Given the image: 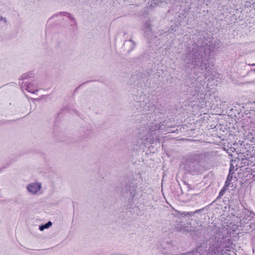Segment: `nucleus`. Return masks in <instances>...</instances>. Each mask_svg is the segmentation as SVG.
I'll use <instances>...</instances> for the list:
<instances>
[{
	"label": "nucleus",
	"mask_w": 255,
	"mask_h": 255,
	"mask_svg": "<svg viewBox=\"0 0 255 255\" xmlns=\"http://www.w3.org/2000/svg\"><path fill=\"white\" fill-rule=\"evenodd\" d=\"M209 245L208 255H221L223 249H221L222 241H219L217 237L212 236L208 241L199 242L195 249L196 251L200 254L206 253Z\"/></svg>",
	"instance_id": "nucleus-1"
},
{
	"label": "nucleus",
	"mask_w": 255,
	"mask_h": 255,
	"mask_svg": "<svg viewBox=\"0 0 255 255\" xmlns=\"http://www.w3.org/2000/svg\"><path fill=\"white\" fill-rule=\"evenodd\" d=\"M205 54V48L203 46H194L192 50H190L186 56L187 63L193 65L194 67H198L201 69H206L207 65L206 60L203 59Z\"/></svg>",
	"instance_id": "nucleus-2"
},
{
	"label": "nucleus",
	"mask_w": 255,
	"mask_h": 255,
	"mask_svg": "<svg viewBox=\"0 0 255 255\" xmlns=\"http://www.w3.org/2000/svg\"><path fill=\"white\" fill-rule=\"evenodd\" d=\"M160 128V123H151L148 128L143 129L138 135L137 145L142 148V146H145L148 143L158 142L159 139L158 138H154L153 134L154 133V131L159 130Z\"/></svg>",
	"instance_id": "nucleus-3"
},
{
	"label": "nucleus",
	"mask_w": 255,
	"mask_h": 255,
	"mask_svg": "<svg viewBox=\"0 0 255 255\" xmlns=\"http://www.w3.org/2000/svg\"><path fill=\"white\" fill-rule=\"evenodd\" d=\"M181 165L186 171L191 174H198L201 168L197 155H191L184 157Z\"/></svg>",
	"instance_id": "nucleus-4"
},
{
	"label": "nucleus",
	"mask_w": 255,
	"mask_h": 255,
	"mask_svg": "<svg viewBox=\"0 0 255 255\" xmlns=\"http://www.w3.org/2000/svg\"><path fill=\"white\" fill-rule=\"evenodd\" d=\"M21 89L25 90L28 92L34 94L38 91L37 84L35 82H19Z\"/></svg>",
	"instance_id": "nucleus-5"
},
{
	"label": "nucleus",
	"mask_w": 255,
	"mask_h": 255,
	"mask_svg": "<svg viewBox=\"0 0 255 255\" xmlns=\"http://www.w3.org/2000/svg\"><path fill=\"white\" fill-rule=\"evenodd\" d=\"M58 16H62L68 17L70 20V24L71 26V29L73 31H74L77 28V23L75 19V18L69 13L66 12H60L59 13H57L54 14L49 19L53 18L55 17H57Z\"/></svg>",
	"instance_id": "nucleus-6"
},
{
	"label": "nucleus",
	"mask_w": 255,
	"mask_h": 255,
	"mask_svg": "<svg viewBox=\"0 0 255 255\" xmlns=\"http://www.w3.org/2000/svg\"><path fill=\"white\" fill-rule=\"evenodd\" d=\"M41 185L39 183H32L27 186V189L29 192L35 194L41 189Z\"/></svg>",
	"instance_id": "nucleus-7"
},
{
	"label": "nucleus",
	"mask_w": 255,
	"mask_h": 255,
	"mask_svg": "<svg viewBox=\"0 0 255 255\" xmlns=\"http://www.w3.org/2000/svg\"><path fill=\"white\" fill-rule=\"evenodd\" d=\"M32 75L31 73H27L23 74L19 79V82H24L25 80L29 79V78L32 77Z\"/></svg>",
	"instance_id": "nucleus-8"
},
{
	"label": "nucleus",
	"mask_w": 255,
	"mask_h": 255,
	"mask_svg": "<svg viewBox=\"0 0 255 255\" xmlns=\"http://www.w3.org/2000/svg\"><path fill=\"white\" fill-rule=\"evenodd\" d=\"M52 225V222L50 221L48 222L44 225H42L39 226V229L40 231H43L45 229H48Z\"/></svg>",
	"instance_id": "nucleus-9"
},
{
	"label": "nucleus",
	"mask_w": 255,
	"mask_h": 255,
	"mask_svg": "<svg viewBox=\"0 0 255 255\" xmlns=\"http://www.w3.org/2000/svg\"><path fill=\"white\" fill-rule=\"evenodd\" d=\"M232 165L231 164L230 170H229V174L228 176L226 183L227 184L228 183H230V181L232 180V174L234 173V172L232 171Z\"/></svg>",
	"instance_id": "nucleus-10"
},
{
	"label": "nucleus",
	"mask_w": 255,
	"mask_h": 255,
	"mask_svg": "<svg viewBox=\"0 0 255 255\" xmlns=\"http://www.w3.org/2000/svg\"><path fill=\"white\" fill-rule=\"evenodd\" d=\"M242 213L245 215L244 218H245L246 219H247L248 217H250V216L252 214V212L251 211L247 209H244L243 210Z\"/></svg>",
	"instance_id": "nucleus-11"
},
{
	"label": "nucleus",
	"mask_w": 255,
	"mask_h": 255,
	"mask_svg": "<svg viewBox=\"0 0 255 255\" xmlns=\"http://www.w3.org/2000/svg\"><path fill=\"white\" fill-rule=\"evenodd\" d=\"M219 241H222V246H221V249H223V251L222 252V253L224 252V249H223V248H225L226 249L227 251H229L230 250V248L229 246H223V244H224V242L223 241V240H219Z\"/></svg>",
	"instance_id": "nucleus-12"
},
{
	"label": "nucleus",
	"mask_w": 255,
	"mask_h": 255,
	"mask_svg": "<svg viewBox=\"0 0 255 255\" xmlns=\"http://www.w3.org/2000/svg\"><path fill=\"white\" fill-rule=\"evenodd\" d=\"M184 215H187V216H192L194 215V213H193V212H185Z\"/></svg>",
	"instance_id": "nucleus-13"
},
{
	"label": "nucleus",
	"mask_w": 255,
	"mask_h": 255,
	"mask_svg": "<svg viewBox=\"0 0 255 255\" xmlns=\"http://www.w3.org/2000/svg\"><path fill=\"white\" fill-rule=\"evenodd\" d=\"M159 2V1H158L157 2H154L151 1V3H150V6L151 7H154L156 5L158 4Z\"/></svg>",
	"instance_id": "nucleus-14"
},
{
	"label": "nucleus",
	"mask_w": 255,
	"mask_h": 255,
	"mask_svg": "<svg viewBox=\"0 0 255 255\" xmlns=\"http://www.w3.org/2000/svg\"><path fill=\"white\" fill-rule=\"evenodd\" d=\"M137 187V186H135V187H134V189L133 190H130V189H129V191L130 192V194H133L134 193L135 190V188Z\"/></svg>",
	"instance_id": "nucleus-15"
},
{
	"label": "nucleus",
	"mask_w": 255,
	"mask_h": 255,
	"mask_svg": "<svg viewBox=\"0 0 255 255\" xmlns=\"http://www.w3.org/2000/svg\"><path fill=\"white\" fill-rule=\"evenodd\" d=\"M192 255H203V254H200V253H198V252H197V251L195 250V252H193L192 253Z\"/></svg>",
	"instance_id": "nucleus-16"
},
{
	"label": "nucleus",
	"mask_w": 255,
	"mask_h": 255,
	"mask_svg": "<svg viewBox=\"0 0 255 255\" xmlns=\"http://www.w3.org/2000/svg\"><path fill=\"white\" fill-rule=\"evenodd\" d=\"M203 210V209H199V210H196V211L193 212V213H194V214H196V213H199L200 211H201Z\"/></svg>",
	"instance_id": "nucleus-17"
},
{
	"label": "nucleus",
	"mask_w": 255,
	"mask_h": 255,
	"mask_svg": "<svg viewBox=\"0 0 255 255\" xmlns=\"http://www.w3.org/2000/svg\"><path fill=\"white\" fill-rule=\"evenodd\" d=\"M223 193H224V191H223V190H221L220 191V192L219 195H223Z\"/></svg>",
	"instance_id": "nucleus-18"
},
{
	"label": "nucleus",
	"mask_w": 255,
	"mask_h": 255,
	"mask_svg": "<svg viewBox=\"0 0 255 255\" xmlns=\"http://www.w3.org/2000/svg\"><path fill=\"white\" fill-rule=\"evenodd\" d=\"M253 7L254 9L255 10V3L253 4Z\"/></svg>",
	"instance_id": "nucleus-19"
},
{
	"label": "nucleus",
	"mask_w": 255,
	"mask_h": 255,
	"mask_svg": "<svg viewBox=\"0 0 255 255\" xmlns=\"http://www.w3.org/2000/svg\"><path fill=\"white\" fill-rule=\"evenodd\" d=\"M130 41L132 42L133 43L134 45H135V44L134 43V42H133L131 40H130Z\"/></svg>",
	"instance_id": "nucleus-20"
},
{
	"label": "nucleus",
	"mask_w": 255,
	"mask_h": 255,
	"mask_svg": "<svg viewBox=\"0 0 255 255\" xmlns=\"http://www.w3.org/2000/svg\"><path fill=\"white\" fill-rule=\"evenodd\" d=\"M252 66H255V63L252 64Z\"/></svg>",
	"instance_id": "nucleus-21"
}]
</instances>
